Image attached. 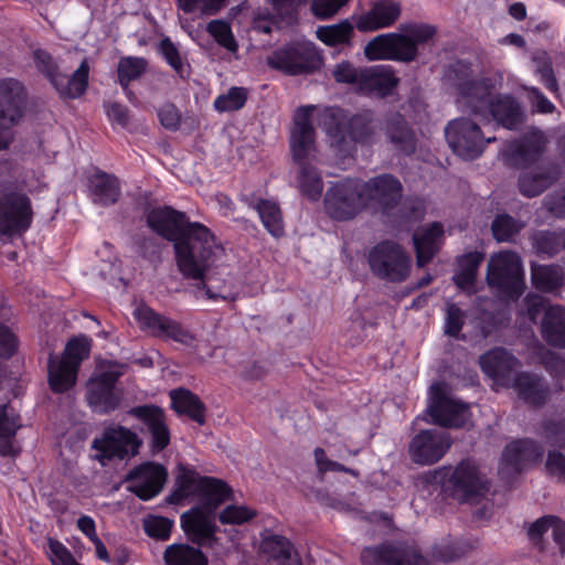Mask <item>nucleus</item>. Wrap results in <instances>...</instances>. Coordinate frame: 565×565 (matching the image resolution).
Returning a JSON list of instances; mask_svg holds the SVG:
<instances>
[{"mask_svg": "<svg viewBox=\"0 0 565 565\" xmlns=\"http://www.w3.org/2000/svg\"><path fill=\"white\" fill-rule=\"evenodd\" d=\"M147 68V61L142 57L127 56L118 63V78L121 86L137 79Z\"/></svg>", "mask_w": 565, "mask_h": 565, "instance_id": "nucleus-48", "label": "nucleus"}, {"mask_svg": "<svg viewBox=\"0 0 565 565\" xmlns=\"http://www.w3.org/2000/svg\"><path fill=\"white\" fill-rule=\"evenodd\" d=\"M21 418L18 412L9 404L0 405V456L17 457L20 446L15 435L21 428Z\"/></svg>", "mask_w": 565, "mask_h": 565, "instance_id": "nucleus-32", "label": "nucleus"}, {"mask_svg": "<svg viewBox=\"0 0 565 565\" xmlns=\"http://www.w3.org/2000/svg\"><path fill=\"white\" fill-rule=\"evenodd\" d=\"M543 436L552 446L565 448V420H550L543 427Z\"/></svg>", "mask_w": 565, "mask_h": 565, "instance_id": "nucleus-59", "label": "nucleus"}, {"mask_svg": "<svg viewBox=\"0 0 565 565\" xmlns=\"http://www.w3.org/2000/svg\"><path fill=\"white\" fill-rule=\"evenodd\" d=\"M167 479L163 466L154 462H145L129 473V489L142 500L156 497L162 489Z\"/></svg>", "mask_w": 565, "mask_h": 565, "instance_id": "nucleus-27", "label": "nucleus"}, {"mask_svg": "<svg viewBox=\"0 0 565 565\" xmlns=\"http://www.w3.org/2000/svg\"><path fill=\"white\" fill-rule=\"evenodd\" d=\"M450 446L449 434L438 429H427L413 438L409 455L418 465H433L443 458Z\"/></svg>", "mask_w": 565, "mask_h": 565, "instance_id": "nucleus-23", "label": "nucleus"}, {"mask_svg": "<svg viewBox=\"0 0 565 565\" xmlns=\"http://www.w3.org/2000/svg\"><path fill=\"white\" fill-rule=\"evenodd\" d=\"M402 6L396 0H374L370 8L352 17L360 32H375L391 28L399 19Z\"/></svg>", "mask_w": 565, "mask_h": 565, "instance_id": "nucleus-24", "label": "nucleus"}, {"mask_svg": "<svg viewBox=\"0 0 565 565\" xmlns=\"http://www.w3.org/2000/svg\"><path fill=\"white\" fill-rule=\"evenodd\" d=\"M393 125L396 126V131H393L391 129L387 130V135L391 141L401 145V150H403L404 152H413L415 149L414 137L413 134L406 127L404 119L399 115H396L393 118Z\"/></svg>", "mask_w": 565, "mask_h": 565, "instance_id": "nucleus-51", "label": "nucleus"}, {"mask_svg": "<svg viewBox=\"0 0 565 565\" xmlns=\"http://www.w3.org/2000/svg\"><path fill=\"white\" fill-rule=\"evenodd\" d=\"M129 414L140 419L151 435L152 449L160 451L170 443V431L161 408L151 405L137 406Z\"/></svg>", "mask_w": 565, "mask_h": 565, "instance_id": "nucleus-28", "label": "nucleus"}, {"mask_svg": "<svg viewBox=\"0 0 565 565\" xmlns=\"http://www.w3.org/2000/svg\"><path fill=\"white\" fill-rule=\"evenodd\" d=\"M524 226V223L508 214L498 215L492 222V233L498 242L511 241Z\"/></svg>", "mask_w": 565, "mask_h": 565, "instance_id": "nucleus-47", "label": "nucleus"}, {"mask_svg": "<svg viewBox=\"0 0 565 565\" xmlns=\"http://www.w3.org/2000/svg\"><path fill=\"white\" fill-rule=\"evenodd\" d=\"M531 277L536 289L552 292L563 285L564 271L558 266L532 265Z\"/></svg>", "mask_w": 565, "mask_h": 565, "instance_id": "nucleus-43", "label": "nucleus"}, {"mask_svg": "<svg viewBox=\"0 0 565 565\" xmlns=\"http://www.w3.org/2000/svg\"><path fill=\"white\" fill-rule=\"evenodd\" d=\"M482 260H483V255L478 252L469 253L459 259V262H458L459 269L456 273L454 279H455L456 285L460 289H462L469 294L476 291L475 280H476L478 268Z\"/></svg>", "mask_w": 565, "mask_h": 565, "instance_id": "nucleus-40", "label": "nucleus"}, {"mask_svg": "<svg viewBox=\"0 0 565 565\" xmlns=\"http://www.w3.org/2000/svg\"><path fill=\"white\" fill-rule=\"evenodd\" d=\"M158 117L161 125L167 129L175 130L180 126L181 115L172 104L163 105L158 111Z\"/></svg>", "mask_w": 565, "mask_h": 565, "instance_id": "nucleus-62", "label": "nucleus"}, {"mask_svg": "<svg viewBox=\"0 0 565 565\" xmlns=\"http://www.w3.org/2000/svg\"><path fill=\"white\" fill-rule=\"evenodd\" d=\"M134 317L142 330L159 338L171 339L182 344H190L193 337L178 321L154 312L146 305L134 310Z\"/></svg>", "mask_w": 565, "mask_h": 565, "instance_id": "nucleus-22", "label": "nucleus"}, {"mask_svg": "<svg viewBox=\"0 0 565 565\" xmlns=\"http://www.w3.org/2000/svg\"><path fill=\"white\" fill-rule=\"evenodd\" d=\"M350 0H312V13L319 19L333 17Z\"/></svg>", "mask_w": 565, "mask_h": 565, "instance_id": "nucleus-60", "label": "nucleus"}, {"mask_svg": "<svg viewBox=\"0 0 565 565\" xmlns=\"http://www.w3.org/2000/svg\"><path fill=\"white\" fill-rule=\"evenodd\" d=\"M46 555L52 565H78L71 551L58 540L49 537Z\"/></svg>", "mask_w": 565, "mask_h": 565, "instance_id": "nucleus-54", "label": "nucleus"}, {"mask_svg": "<svg viewBox=\"0 0 565 565\" xmlns=\"http://www.w3.org/2000/svg\"><path fill=\"white\" fill-rule=\"evenodd\" d=\"M444 228L440 223L416 231L413 236L418 266H424L434 257L440 247Z\"/></svg>", "mask_w": 565, "mask_h": 565, "instance_id": "nucleus-33", "label": "nucleus"}, {"mask_svg": "<svg viewBox=\"0 0 565 565\" xmlns=\"http://www.w3.org/2000/svg\"><path fill=\"white\" fill-rule=\"evenodd\" d=\"M173 409L178 414H184L202 425L205 420L204 406L196 395L185 388H175L170 392Z\"/></svg>", "mask_w": 565, "mask_h": 565, "instance_id": "nucleus-38", "label": "nucleus"}, {"mask_svg": "<svg viewBox=\"0 0 565 565\" xmlns=\"http://www.w3.org/2000/svg\"><path fill=\"white\" fill-rule=\"evenodd\" d=\"M445 490L461 502H476L487 491V480L470 460H463L451 470L444 483Z\"/></svg>", "mask_w": 565, "mask_h": 565, "instance_id": "nucleus-20", "label": "nucleus"}, {"mask_svg": "<svg viewBox=\"0 0 565 565\" xmlns=\"http://www.w3.org/2000/svg\"><path fill=\"white\" fill-rule=\"evenodd\" d=\"M547 138L543 131L531 128L521 141H513L503 150V156L512 163L534 161L544 150Z\"/></svg>", "mask_w": 565, "mask_h": 565, "instance_id": "nucleus-30", "label": "nucleus"}, {"mask_svg": "<svg viewBox=\"0 0 565 565\" xmlns=\"http://www.w3.org/2000/svg\"><path fill=\"white\" fill-rule=\"evenodd\" d=\"M542 334L551 345L565 347V309L562 306H550L545 310Z\"/></svg>", "mask_w": 565, "mask_h": 565, "instance_id": "nucleus-36", "label": "nucleus"}, {"mask_svg": "<svg viewBox=\"0 0 565 565\" xmlns=\"http://www.w3.org/2000/svg\"><path fill=\"white\" fill-rule=\"evenodd\" d=\"M427 412L431 423L445 427H463L471 417L469 405L447 396L445 384L441 382H436L429 387Z\"/></svg>", "mask_w": 565, "mask_h": 565, "instance_id": "nucleus-18", "label": "nucleus"}, {"mask_svg": "<svg viewBox=\"0 0 565 565\" xmlns=\"http://www.w3.org/2000/svg\"><path fill=\"white\" fill-rule=\"evenodd\" d=\"M482 371L497 385L513 387L519 397L525 402L539 405L545 401L547 391L541 379L518 371L519 361L504 349H493L480 356Z\"/></svg>", "mask_w": 565, "mask_h": 565, "instance_id": "nucleus-5", "label": "nucleus"}, {"mask_svg": "<svg viewBox=\"0 0 565 565\" xmlns=\"http://www.w3.org/2000/svg\"><path fill=\"white\" fill-rule=\"evenodd\" d=\"M536 248L540 253L554 255L562 248H565V231L564 232H544L536 238Z\"/></svg>", "mask_w": 565, "mask_h": 565, "instance_id": "nucleus-55", "label": "nucleus"}, {"mask_svg": "<svg viewBox=\"0 0 565 565\" xmlns=\"http://www.w3.org/2000/svg\"><path fill=\"white\" fill-rule=\"evenodd\" d=\"M473 546L470 540L448 536L435 544L433 555L436 559L448 563L465 556Z\"/></svg>", "mask_w": 565, "mask_h": 565, "instance_id": "nucleus-41", "label": "nucleus"}, {"mask_svg": "<svg viewBox=\"0 0 565 565\" xmlns=\"http://www.w3.org/2000/svg\"><path fill=\"white\" fill-rule=\"evenodd\" d=\"M545 468L548 475L565 482V456L557 451H550Z\"/></svg>", "mask_w": 565, "mask_h": 565, "instance_id": "nucleus-61", "label": "nucleus"}, {"mask_svg": "<svg viewBox=\"0 0 565 565\" xmlns=\"http://www.w3.org/2000/svg\"><path fill=\"white\" fill-rule=\"evenodd\" d=\"M551 532V535L559 550H565V523L557 516L545 515L533 522L527 530L532 541H539L544 534Z\"/></svg>", "mask_w": 565, "mask_h": 565, "instance_id": "nucleus-39", "label": "nucleus"}, {"mask_svg": "<svg viewBox=\"0 0 565 565\" xmlns=\"http://www.w3.org/2000/svg\"><path fill=\"white\" fill-rule=\"evenodd\" d=\"M366 209L398 218L401 222H417L425 215V202L420 199H407L399 206L402 184L391 174H382L361 181Z\"/></svg>", "mask_w": 565, "mask_h": 565, "instance_id": "nucleus-6", "label": "nucleus"}, {"mask_svg": "<svg viewBox=\"0 0 565 565\" xmlns=\"http://www.w3.org/2000/svg\"><path fill=\"white\" fill-rule=\"evenodd\" d=\"M435 26L420 22L402 23L396 32L382 33L364 46V55L370 61H395L409 63L417 58L419 46L435 35Z\"/></svg>", "mask_w": 565, "mask_h": 565, "instance_id": "nucleus-4", "label": "nucleus"}, {"mask_svg": "<svg viewBox=\"0 0 565 565\" xmlns=\"http://www.w3.org/2000/svg\"><path fill=\"white\" fill-rule=\"evenodd\" d=\"M106 115L113 126L126 127L128 125L129 116L125 106L110 103L105 106Z\"/></svg>", "mask_w": 565, "mask_h": 565, "instance_id": "nucleus-63", "label": "nucleus"}, {"mask_svg": "<svg viewBox=\"0 0 565 565\" xmlns=\"http://www.w3.org/2000/svg\"><path fill=\"white\" fill-rule=\"evenodd\" d=\"M141 441L136 433L130 429L114 425L105 428L99 438H95L92 445V457L102 466H106L113 459H125L135 456Z\"/></svg>", "mask_w": 565, "mask_h": 565, "instance_id": "nucleus-13", "label": "nucleus"}, {"mask_svg": "<svg viewBox=\"0 0 565 565\" xmlns=\"http://www.w3.org/2000/svg\"><path fill=\"white\" fill-rule=\"evenodd\" d=\"M147 223L156 233L174 242L177 265L186 278L202 277L224 252L205 225L189 222L183 212L169 206L151 210Z\"/></svg>", "mask_w": 565, "mask_h": 565, "instance_id": "nucleus-2", "label": "nucleus"}, {"mask_svg": "<svg viewBox=\"0 0 565 565\" xmlns=\"http://www.w3.org/2000/svg\"><path fill=\"white\" fill-rule=\"evenodd\" d=\"M33 221L30 198L9 188L0 192V237L23 235Z\"/></svg>", "mask_w": 565, "mask_h": 565, "instance_id": "nucleus-12", "label": "nucleus"}, {"mask_svg": "<svg viewBox=\"0 0 565 565\" xmlns=\"http://www.w3.org/2000/svg\"><path fill=\"white\" fill-rule=\"evenodd\" d=\"M166 565H207L206 556L188 544H172L164 552Z\"/></svg>", "mask_w": 565, "mask_h": 565, "instance_id": "nucleus-42", "label": "nucleus"}, {"mask_svg": "<svg viewBox=\"0 0 565 565\" xmlns=\"http://www.w3.org/2000/svg\"><path fill=\"white\" fill-rule=\"evenodd\" d=\"M260 548L269 565H301L291 543L284 536L265 535Z\"/></svg>", "mask_w": 565, "mask_h": 565, "instance_id": "nucleus-34", "label": "nucleus"}, {"mask_svg": "<svg viewBox=\"0 0 565 565\" xmlns=\"http://www.w3.org/2000/svg\"><path fill=\"white\" fill-rule=\"evenodd\" d=\"M206 31L213 39L231 53H236L238 44L234 38L231 25L224 20H212L206 25Z\"/></svg>", "mask_w": 565, "mask_h": 565, "instance_id": "nucleus-46", "label": "nucleus"}, {"mask_svg": "<svg viewBox=\"0 0 565 565\" xmlns=\"http://www.w3.org/2000/svg\"><path fill=\"white\" fill-rule=\"evenodd\" d=\"M25 107L26 92L23 84L14 78L0 79V150L9 146V130L23 118Z\"/></svg>", "mask_w": 565, "mask_h": 565, "instance_id": "nucleus-14", "label": "nucleus"}, {"mask_svg": "<svg viewBox=\"0 0 565 565\" xmlns=\"http://www.w3.org/2000/svg\"><path fill=\"white\" fill-rule=\"evenodd\" d=\"M324 207L334 220L347 221L366 209L361 181L345 179L333 184L326 193Z\"/></svg>", "mask_w": 565, "mask_h": 565, "instance_id": "nucleus-15", "label": "nucleus"}, {"mask_svg": "<svg viewBox=\"0 0 565 565\" xmlns=\"http://www.w3.org/2000/svg\"><path fill=\"white\" fill-rule=\"evenodd\" d=\"M317 107L308 105L299 107L294 116V127L290 132V148L295 161L302 164L297 182L303 195L312 201L319 200L323 182L319 172L303 161L310 159L316 150L312 117Z\"/></svg>", "mask_w": 565, "mask_h": 565, "instance_id": "nucleus-7", "label": "nucleus"}, {"mask_svg": "<svg viewBox=\"0 0 565 565\" xmlns=\"http://www.w3.org/2000/svg\"><path fill=\"white\" fill-rule=\"evenodd\" d=\"M177 4L185 13L214 15L226 6V0H177Z\"/></svg>", "mask_w": 565, "mask_h": 565, "instance_id": "nucleus-50", "label": "nucleus"}, {"mask_svg": "<svg viewBox=\"0 0 565 565\" xmlns=\"http://www.w3.org/2000/svg\"><path fill=\"white\" fill-rule=\"evenodd\" d=\"M89 195L94 203L111 205L120 196V185L116 177L97 171L88 181Z\"/></svg>", "mask_w": 565, "mask_h": 565, "instance_id": "nucleus-35", "label": "nucleus"}, {"mask_svg": "<svg viewBox=\"0 0 565 565\" xmlns=\"http://www.w3.org/2000/svg\"><path fill=\"white\" fill-rule=\"evenodd\" d=\"M34 60L38 68L43 72L54 85L58 94L64 98H77L86 90L89 66L83 61L72 77L55 72L51 55L44 51H36Z\"/></svg>", "mask_w": 565, "mask_h": 565, "instance_id": "nucleus-21", "label": "nucleus"}, {"mask_svg": "<svg viewBox=\"0 0 565 565\" xmlns=\"http://www.w3.org/2000/svg\"><path fill=\"white\" fill-rule=\"evenodd\" d=\"M172 524L170 519L159 515H149L143 520L145 532L160 540H167L170 536Z\"/></svg>", "mask_w": 565, "mask_h": 565, "instance_id": "nucleus-56", "label": "nucleus"}, {"mask_svg": "<svg viewBox=\"0 0 565 565\" xmlns=\"http://www.w3.org/2000/svg\"><path fill=\"white\" fill-rule=\"evenodd\" d=\"M320 56L313 43L300 41L282 46L267 58L270 67L289 75L309 73L320 65Z\"/></svg>", "mask_w": 565, "mask_h": 565, "instance_id": "nucleus-17", "label": "nucleus"}, {"mask_svg": "<svg viewBox=\"0 0 565 565\" xmlns=\"http://www.w3.org/2000/svg\"><path fill=\"white\" fill-rule=\"evenodd\" d=\"M397 85V78L388 66L375 65L362 68L358 93L363 95L386 96Z\"/></svg>", "mask_w": 565, "mask_h": 565, "instance_id": "nucleus-31", "label": "nucleus"}, {"mask_svg": "<svg viewBox=\"0 0 565 565\" xmlns=\"http://www.w3.org/2000/svg\"><path fill=\"white\" fill-rule=\"evenodd\" d=\"M445 84L455 95L462 113L480 117L481 121L494 120L508 129H516L524 120L521 105L511 96L490 98L492 90L502 83V74L483 70L479 64L457 61L445 73Z\"/></svg>", "mask_w": 565, "mask_h": 565, "instance_id": "nucleus-1", "label": "nucleus"}, {"mask_svg": "<svg viewBox=\"0 0 565 565\" xmlns=\"http://www.w3.org/2000/svg\"><path fill=\"white\" fill-rule=\"evenodd\" d=\"M363 565H429L414 547L381 545L365 547L361 553Z\"/></svg>", "mask_w": 565, "mask_h": 565, "instance_id": "nucleus-25", "label": "nucleus"}, {"mask_svg": "<svg viewBox=\"0 0 565 565\" xmlns=\"http://www.w3.org/2000/svg\"><path fill=\"white\" fill-rule=\"evenodd\" d=\"M174 497L195 500L196 505L181 515V525L192 541L210 545L216 529L215 511L231 499L232 489L220 479L201 477L195 470L181 466Z\"/></svg>", "mask_w": 565, "mask_h": 565, "instance_id": "nucleus-3", "label": "nucleus"}, {"mask_svg": "<svg viewBox=\"0 0 565 565\" xmlns=\"http://www.w3.org/2000/svg\"><path fill=\"white\" fill-rule=\"evenodd\" d=\"M354 24L344 19L332 25L319 26L316 31L317 38L329 46L349 43L354 30Z\"/></svg>", "mask_w": 565, "mask_h": 565, "instance_id": "nucleus-45", "label": "nucleus"}, {"mask_svg": "<svg viewBox=\"0 0 565 565\" xmlns=\"http://www.w3.org/2000/svg\"><path fill=\"white\" fill-rule=\"evenodd\" d=\"M361 74L362 68H356L347 61L337 64L332 70V75L337 83L350 85L355 92L358 90Z\"/></svg>", "mask_w": 565, "mask_h": 565, "instance_id": "nucleus-53", "label": "nucleus"}, {"mask_svg": "<svg viewBox=\"0 0 565 565\" xmlns=\"http://www.w3.org/2000/svg\"><path fill=\"white\" fill-rule=\"evenodd\" d=\"M89 350L88 338L79 337L67 342L60 359L50 358L49 384L53 392L63 393L75 385L79 365L88 356Z\"/></svg>", "mask_w": 565, "mask_h": 565, "instance_id": "nucleus-10", "label": "nucleus"}, {"mask_svg": "<svg viewBox=\"0 0 565 565\" xmlns=\"http://www.w3.org/2000/svg\"><path fill=\"white\" fill-rule=\"evenodd\" d=\"M308 0H271L270 19L278 24L290 25L298 20Z\"/></svg>", "mask_w": 565, "mask_h": 565, "instance_id": "nucleus-44", "label": "nucleus"}, {"mask_svg": "<svg viewBox=\"0 0 565 565\" xmlns=\"http://www.w3.org/2000/svg\"><path fill=\"white\" fill-rule=\"evenodd\" d=\"M487 280L504 298L518 299L524 289L520 256L510 250L492 255L488 264Z\"/></svg>", "mask_w": 565, "mask_h": 565, "instance_id": "nucleus-11", "label": "nucleus"}, {"mask_svg": "<svg viewBox=\"0 0 565 565\" xmlns=\"http://www.w3.org/2000/svg\"><path fill=\"white\" fill-rule=\"evenodd\" d=\"M340 109L323 108L319 111V125L330 138L331 147L341 158L351 156L358 143L372 141L375 125L370 113L356 115L350 119L349 130L342 122Z\"/></svg>", "mask_w": 565, "mask_h": 565, "instance_id": "nucleus-8", "label": "nucleus"}, {"mask_svg": "<svg viewBox=\"0 0 565 565\" xmlns=\"http://www.w3.org/2000/svg\"><path fill=\"white\" fill-rule=\"evenodd\" d=\"M161 52L169 65L181 76L188 75V65L183 63L177 46L170 39H163L160 44Z\"/></svg>", "mask_w": 565, "mask_h": 565, "instance_id": "nucleus-57", "label": "nucleus"}, {"mask_svg": "<svg viewBox=\"0 0 565 565\" xmlns=\"http://www.w3.org/2000/svg\"><path fill=\"white\" fill-rule=\"evenodd\" d=\"M546 209L557 217H565V186L545 199Z\"/></svg>", "mask_w": 565, "mask_h": 565, "instance_id": "nucleus-64", "label": "nucleus"}, {"mask_svg": "<svg viewBox=\"0 0 565 565\" xmlns=\"http://www.w3.org/2000/svg\"><path fill=\"white\" fill-rule=\"evenodd\" d=\"M246 99V88L231 87L226 94L220 95L215 98L214 108L220 113L239 110L244 107Z\"/></svg>", "mask_w": 565, "mask_h": 565, "instance_id": "nucleus-49", "label": "nucleus"}, {"mask_svg": "<svg viewBox=\"0 0 565 565\" xmlns=\"http://www.w3.org/2000/svg\"><path fill=\"white\" fill-rule=\"evenodd\" d=\"M256 515L255 510L239 504H230L220 513V521L224 524H243Z\"/></svg>", "mask_w": 565, "mask_h": 565, "instance_id": "nucleus-52", "label": "nucleus"}, {"mask_svg": "<svg viewBox=\"0 0 565 565\" xmlns=\"http://www.w3.org/2000/svg\"><path fill=\"white\" fill-rule=\"evenodd\" d=\"M542 454V447L531 439L514 440L507 445L502 454L500 473L511 475L520 472L527 466L539 461Z\"/></svg>", "mask_w": 565, "mask_h": 565, "instance_id": "nucleus-26", "label": "nucleus"}, {"mask_svg": "<svg viewBox=\"0 0 565 565\" xmlns=\"http://www.w3.org/2000/svg\"><path fill=\"white\" fill-rule=\"evenodd\" d=\"M559 174L561 169L555 163L526 169L519 178L520 192L527 198L536 196L556 182Z\"/></svg>", "mask_w": 565, "mask_h": 565, "instance_id": "nucleus-29", "label": "nucleus"}, {"mask_svg": "<svg viewBox=\"0 0 565 565\" xmlns=\"http://www.w3.org/2000/svg\"><path fill=\"white\" fill-rule=\"evenodd\" d=\"M125 373V365L117 362H100L87 383L86 399L95 413L107 414L115 411L121 401L122 390L116 386Z\"/></svg>", "mask_w": 565, "mask_h": 565, "instance_id": "nucleus-9", "label": "nucleus"}, {"mask_svg": "<svg viewBox=\"0 0 565 565\" xmlns=\"http://www.w3.org/2000/svg\"><path fill=\"white\" fill-rule=\"evenodd\" d=\"M369 263L374 274L390 281H402L409 274V256L393 242L377 244L369 255Z\"/></svg>", "mask_w": 565, "mask_h": 565, "instance_id": "nucleus-19", "label": "nucleus"}, {"mask_svg": "<svg viewBox=\"0 0 565 565\" xmlns=\"http://www.w3.org/2000/svg\"><path fill=\"white\" fill-rule=\"evenodd\" d=\"M252 209L256 210L259 218L269 234L279 237L284 234V222L280 209L275 201L271 200H257L248 201L245 196L242 198Z\"/></svg>", "mask_w": 565, "mask_h": 565, "instance_id": "nucleus-37", "label": "nucleus"}, {"mask_svg": "<svg viewBox=\"0 0 565 565\" xmlns=\"http://www.w3.org/2000/svg\"><path fill=\"white\" fill-rule=\"evenodd\" d=\"M445 136L452 151L467 160L478 158L487 143L494 137H484L479 126L469 118L461 117L451 120L445 128Z\"/></svg>", "mask_w": 565, "mask_h": 565, "instance_id": "nucleus-16", "label": "nucleus"}, {"mask_svg": "<svg viewBox=\"0 0 565 565\" xmlns=\"http://www.w3.org/2000/svg\"><path fill=\"white\" fill-rule=\"evenodd\" d=\"M466 318L462 311L456 303H448L445 318V333L450 337H458Z\"/></svg>", "mask_w": 565, "mask_h": 565, "instance_id": "nucleus-58", "label": "nucleus"}]
</instances>
